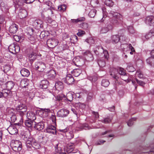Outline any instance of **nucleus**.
<instances>
[{
	"instance_id": "nucleus-11",
	"label": "nucleus",
	"mask_w": 154,
	"mask_h": 154,
	"mask_svg": "<svg viewBox=\"0 0 154 154\" xmlns=\"http://www.w3.org/2000/svg\"><path fill=\"white\" fill-rule=\"evenodd\" d=\"M8 131L11 134H17L18 131L16 127L14 125H11L8 128Z\"/></svg>"
},
{
	"instance_id": "nucleus-47",
	"label": "nucleus",
	"mask_w": 154,
	"mask_h": 154,
	"mask_svg": "<svg viewBox=\"0 0 154 154\" xmlns=\"http://www.w3.org/2000/svg\"><path fill=\"white\" fill-rule=\"evenodd\" d=\"M96 12V11L94 9H92L90 11L88 15L91 17H94L95 15Z\"/></svg>"
},
{
	"instance_id": "nucleus-24",
	"label": "nucleus",
	"mask_w": 154,
	"mask_h": 154,
	"mask_svg": "<svg viewBox=\"0 0 154 154\" xmlns=\"http://www.w3.org/2000/svg\"><path fill=\"white\" fill-rule=\"evenodd\" d=\"M122 79L125 82H130L131 80V77L128 74L126 73L125 75H123L121 77Z\"/></svg>"
},
{
	"instance_id": "nucleus-6",
	"label": "nucleus",
	"mask_w": 154,
	"mask_h": 154,
	"mask_svg": "<svg viewBox=\"0 0 154 154\" xmlns=\"http://www.w3.org/2000/svg\"><path fill=\"white\" fill-rule=\"evenodd\" d=\"M69 113L68 110L66 109H63L59 110L57 112V116L60 117H64L67 116Z\"/></svg>"
},
{
	"instance_id": "nucleus-52",
	"label": "nucleus",
	"mask_w": 154,
	"mask_h": 154,
	"mask_svg": "<svg viewBox=\"0 0 154 154\" xmlns=\"http://www.w3.org/2000/svg\"><path fill=\"white\" fill-rule=\"evenodd\" d=\"M80 27L86 30L88 27V25L87 23H83L80 24Z\"/></svg>"
},
{
	"instance_id": "nucleus-28",
	"label": "nucleus",
	"mask_w": 154,
	"mask_h": 154,
	"mask_svg": "<svg viewBox=\"0 0 154 154\" xmlns=\"http://www.w3.org/2000/svg\"><path fill=\"white\" fill-rule=\"evenodd\" d=\"M26 107L27 106L25 104L20 103V104H18V106L16 107V110L18 113L20 112V111Z\"/></svg>"
},
{
	"instance_id": "nucleus-53",
	"label": "nucleus",
	"mask_w": 154,
	"mask_h": 154,
	"mask_svg": "<svg viewBox=\"0 0 154 154\" xmlns=\"http://www.w3.org/2000/svg\"><path fill=\"white\" fill-rule=\"evenodd\" d=\"M136 118H133L129 120L127 124L129 126H131L134 123V121H135L136 120Z\"/></svg>"
},
{
	"instance_id": "nucleus-5",
	"label": "nucleus",
	"mask_w": 154,
	"mask_h": 154,
	"mask_svg": "<svg viewBox=\"0 0 154 154\" xmlns=\"http://www.w3.org/2000/svg\"><path fill=\"white\" fill-rule=\"evenodd\" d=\"M38 144L35 139L29 138L26 142V146L28 148L30 149L32 146L35 147Z\"/></svg>"
},
{
	"instance_id": "nucleus-17",
	"label": "nucleus",
	"mask_w": 154,
	"mask_h": 154,
	"mask_svg": "<svg viewBox=\"0 0 154 154\" xmlns=\"http://www.w3.org/2000/svg\"><path fill=\"white\" fill-rule=\"evenodd\" d=\"M0 8L1 10L4 12H7L8 10V8L6 5L2 0H0Z\"/></svg>"
},
{
	"instance_id": "nucleus-3",
	"label": "nucleus",
	"mask_w": 154,
	"mask_h": 154,
	"mask_svg": "<svg viewBox=\"0 0 154 154\" xmlns=\"http://www.w3.org/2000/svg\"><path fill=\"white\" fill-rule=\"evenodd\" d=\"M46 64L42 61H37L35 64V69L40 72H43L46 68Z\"/></svg>"
},
{
	"instance_id": "nucleus-44",
	"label": "nucleus",
	"mask_w": 154,
	"mask_h": 154,
	"mask_svg": "<svg viewBox=\"0 0 154 154\" xmlns=\"http://www.w3.org/2000/svg\"><path fill=\"white\" fill-rule=\"evenodd\" d=\"M34 23L37 27H41L42 26L43 22L40 20H36L35 21Z\"/></svg>"
},
{
	"instance_id": "nucleus-16",
	"label": "nucleus",
	"mask_w": 154,
	"mask_h": 154,
	"mask_svg": "<svg viewBox=\"0 0 154 154\" xmlns=\"http://www.w3.org/2000/svg\"><path fill=\"white\" fill-rule=\"evenodd\" d=\"M26 116L28 119L33 121H34L36 119V114L32 112H28Z\"/></svg>"
},
{
	"instance_id": "nucleus-35",
	"label": "nucleus",
	"mask_w": 154,
	"mask_h": 154,
	"mask_svg": "<svg viewBox=\"0 0 154 154\" xmlns=\"http://www.w3.org/2000/svg\"><path fill=\"white\" fill-rule=\"evenodd\" d=\"M55 87L57 88L60 89H62L63 88V83L60 81L56 82L55 84Z\"/></svg>"
},
{
	"instance_id": "nucleus-38",
	"label": "nucleus",
	"mask_w": 154,
	"mask_h": 154,
	"mask_svg": "<svg viewBox=\"0 0 154 154\" xmlns=\"http://www.w3.org/2000/svg\"><path fill=\"white\" fill-rule=\"evenodd\" d=\"M64 98H65V95L62 94H59L55 97L56 100L59 101L62 100Z\"/></svg>"
},
{
	"instance_id": "nucleus-27",
	"label": "nucleus",
	"mask_w": 154,
	"mask_h": 154,
	"mask_svg": "<svg viewBox=\"0 0 154 154\" xmlns=\"http://www.w3.org/2000/svg\"><path fill=\"white\" fill-rule=\"evenodd\" d=\"M82 72V70L79 69H74L72 72V74L75 77H78Z\"/></svg>"
},
{
	"instance_id": "nucleus-30",
	"label": "nucleus",
	"mask_w": 154,
	"mask_h": 154,
	"mask_svg": "<svg viewBox=\"0 0 154 154\" xmlns=\"http://www.w3.org/2000/svg\"><path fill=\"white\" fill-rule=\"evenodd\" d=\"M154 35V29H152L146 35L145 37L146 39H148Z\"/></svg>"
},
{
	"instance_id": "nucleus-18",
	"label": "nucleus",
	"mask_w": 154,
	"mask_h": 154,
	"mask_svg": "<svg viewBox=\"0 0 154 154\" xmlns=\"http://www.w3.org/2000/svg\"><path fill=\"white\" fill-rule=\"evenodd\" d=\"M18 26L15 23L13 24L9 27V31L12 33H15L17 30Z\"/></svg>"
},
{
	"instance_id": "nucleus-45",
	"label": "nucleus",
	"mask_w": 154,
	"mask_h": 154,
	"mask_svg": "<svg viewBox=\"0 0 154 154\" xmlns=\"http://www.w3.org/2000/svg\"><path fill=\"white\" fill-rule=\"evenodd\" d=\"M112 28V27L111 26V28L110 29H109L107 27H103L100 30V32L101 33H105L107 32L109 29H111Z\"/></svg>"
},
{
	"instance_id": "nucleus-22",
	"label": "nucleus",
	"mask_w": 154,
	"mask_h": 154,
	"mask_svg": "<svg viewBox=\"0 0 154 154\" xmlns=\"http://www.w3.org/2000/svg\"><path fill=\"white\" fill-rule=\"evenodd\" d=\"M110 13L114 19L115 18L119 20H121L122 19V15L118 13L115 12L113 11H111Z\"/></svg>"
},
{
	"instance_id": "nucleus-50",
	"label": "nucleus",
	"mask_w": 154,
	"mask_h": 154,
	"mask_svg": "<svg viewBox=\"0 0 154 154\" xmlns=\"http://www.w3.org/2000/svg\"><path fill=\"white\" fill-rule=\"evenodd\" d=\"M66 6L65 5H61L58 6V9L59 11H64L66 9Z\"/></svg>"
},
{
	"instance_id": "nucleus-63",
	"label": "nucleus",
	"mask_w": 154,
	"mask_h": 154,
	"mask_svg": "<svg viewBox=\"0 0 154 154\" xmlns=\"http://www.w3.org/2000/svg\"><path fill=\"white\" fill-rule=\"evenodd\" d=\"M46 4L49 7H50V8L52 9L53 10H54V8L52 6V4L51 2L48 1L46 2Z\"/></svg>"
},
{
	"instance_id": "nucleus-55",
	"label": "nucleus",
	"mask_w": 154,
	"mask_h": 154,
	"mask_svg": "<svg viewBox=\"0 0 154 154\" xmlns=\"http://www.w3.org/2000/svg\"><path fill=\"white\" fill-rule=\"evenodd\" d=\"M76 106L79 107L80 108L83 109L85 107V105L83 103H75Z\"/></svg>"
},
{
	"instance_id": "nucleus-15",
	"label": "nucleus",
	"mask_w": 154,
	"mask_h": 154,
	"mask_svg": "<svg viewBox=\"0 0 154 154\" xmlns=\"http://www.w3.org/2000/svg\"><path fill=\"white\" fill-rule=\"evenodd\" d=\"M145 22L147 24L152 26L154 24V17L152 16H149L146 17Z\"/></svg>"
},
{
	"instance_id": "nucleus-59",
	"label": "nucleus",
	"mask_w": 154,
	"mask_h": 154,
	"mask_svg": "<svg viewBox=\"0 0 154 154\" xmlns=\"http://www.w3.org/2000/svg\"><path fill=\"white\" fill-rule=\"evenodd\" d=\"M136 74L138 75L140 78H142L143 77V75L140 71H137L136 72Z\"/></svg>"
},
{
	"instance_id": "nucleus-33",
	"label": "nucleus",
	"mask_w": 154,
	"mask_h": 154,
	"mask_svg": "<svg viewBox=\"0 0 154 154\" xmlns=\"http://www.w3.org/2000/svg\"><path fill=\"white\" fill-rule=\"evenodd\" d=\"M73 94L71 92L68 93L66 95V98L67 100L71 102L73 99Z\"/></svg>"
},
{
	"instance_id": "nucleus-21",
	"label": "nucleus",
	"mask_w": 154,
	"mask_h": 154,
	"mask_svg": "<svg viewBox=\"0 0 154 154\" xmlns=\"http://www.w3.org/2000/svg\"><path fill=\"white\" fill-rule=\"evenodd\" d=\"M49 85V82L46 80H42L40 84V87L42 89H46Z\"/></svg>"
},
{
	"instance_id": "nucleus-56",
	"label": "nucleus",
	"mask_w": 154,
	"mask_h": 154,
	"mask_svg": "<svg viewBox=\"0 0 154 154\" xmlns=\"http://www.w3.org/2000/svg\"><path fill=\"white\" fill-rule=\"evenodd\" d=\"M126 69L129 72H133L135 70V68L132 66L128 65L127 66Z\"/></svg>"
},
{
	"instance_id": "nucleus-60",
	"label": "nucleus",
	"mask_w": 154,
	"mask_h": 154,
	"mask_svg": "<svg viewBox=\"0 0 154 154\" xmlns=\"http://www.w3.org/2000/svg\"><path fill=\"white\" fill-rule=\"evenodd\" d=\"M11 120L12 122H14L17 120V117L16 115L13 114L11 117Z\"/></svg>"
},
{
	"instance_id": "nucleus-4",
	"label": "nucleus",
	"mask_w": 154,
	"mask_h": 154,
	"mask_svg": "<svg viewBox=\"0 0 154 154\" xmlns=\"http://www.w3.org/2000/svg\"><path fill=\"white\" fill-rule=\"evenodd\" d=\"M58 41L57 39L54 38H51L48 39L47 42L48 47L51 48H53L58 44Z\"/></svg>"
},
{
	"instance_id": "nucleus-13",
	"label": "nucleus",
	"mask_w": 154,
	"mask_h": 154,
	"mask_svg": "<svg viewBox=\"0 0 154 154\" xmlns=\"http://www.w3.org/2000/svg\"><path fill=\"white\" fill-rule=\"evenodd\" d=\"M18 16L20 19L25 18L27 15L26 11L24 9H20L18 14Z\"/></svg>"
},
{
	"instance_id": "nucleus-57",
	"label": "nucleus",
	"mask_w": 154,
	"mask_h": 154,
	"mask_svg": "<svg viewBox=\"0 0 154 154\" xmlns=\"http://www.w3.org/2000/svg\"><path fill=\"white\" fill-rule=\"evenodd\" d=\"M15 49L14 50V54L18 53L20 51V47L17 44H15Z\"/></svg>"
},
{
	"instance_id": "nucleus-49",
	"label": "nucleus",
	"mask_w": 154,
	"mask_h": 154,
	"mask_svg": "<svg viewBox=\"0 0 154 154\" xmlns=\"http://www.w3.org/2000/svg\"><path fill=\"white\" fill-rule=\"evenodd\" d=\"M99 66L101 67H103L105 66V62L104 60H100L98 61Z\"/></svg>"
},
{
	"instance_id": "nucleus-23",
	"label": "nucleus",
	"mask_w": 154,
	"mask_h": 154,
	"mask_svg": "<svg viewBox=\"0 0 154 154\" xmlns=\"http://www.w3.org/2000/svg\"><path fill=\"white\" fill-rule=\"evenodd\" d=\"M20 72L23 76L28 77L30 74L29 71L27 69L25 68L22 69Z\"/></svg>"
},
{
	"instance_id": "nucleus-51",
	"label": "nucleus",
	"mask_w": 154,
	"mask_h": 154,
	"mask_svg": "<svg viewBox=\"0 0 154 154\" xmlns=\"http://www.w3.org/2000/svg\"><path fill=\"white\" fill-rule=\"evenodd\" d=\"M9 114H15V111L14 109L12 108H8L7 109Z\"/></svg>"
},
{
	"instance_id": "nucleus-40",
	"label": "nucleus",
	"mask_w": 154,
	"mask_h": 154,
	"mask_svg": "<svg viewBox=\"0 0 154 154\" xmlns=\"http://www.w3.org/2000/svg\"><path fill=\"white\" fill-rule=\"evenodd\" d=\"M27 110V107L24 108L22 110L20 111V112L18 113L21 117H22L26 114V112Z\"/></svg>"
},
{
	"instance_id": "nucleus-31",
	"label": "nucleus",
	"mask_w": 154,
	"mask_h": 154,
	"mask_svg": "<svg viewBox=\"0 0 154 154\" xmlns=\"http://www.w3.org/2000/svg\"><path fill=\"white\" fill-rule=\"evenodd\" d=\"M109 82L108 79H103L101 81V84L102 86L105 87H108L109 85Z\"/></svg>"
},
{
	"instance_id": "nucleus-12",
	"label": "nucleus",
	"mask_w": 154,
	"mask_h": 154,
	"mask_svg": "<svg viewBox=\"0 0 154 154\" xmlns=\"http://www.w3.org/2000/svg\"><path fill=\"white\" fill-rule=\"evenodd\" d=\"M2 89V91H0V98L4 97L5 98L8 97V96H9L10 93V91L8 90L3 89L2 88H1Z\"/></svg>"
},
{
	"instance_id": "nucleus-25",
	"label": "nucleus",
	"mask_w": 154,
	"mask_h": 154,
	"mask_svg": "<svg viewBox=\"0 0 154 154\" xmlns=\"http://www.w3.org/2000/svg\"><path fill=\"white\" fill-rule=\"evenodd\" d=\"M34 123H36L34 121L28 119L27 120H25L24 122L25 125L29 128H32Z\"/></svg>"
},
{
	"instance_id": "nucleus-61",
	"label": "nucleus",
	"mask_w": 154,
	"mask_h": 154,
	"mask_svg": "<svg viewBox=\"0 0 154 154\" xmlns=\"http://www.w3.org/2000/svg\"><path fill=\"white\" fill-rule=\"evenodd\" d=\"M85 34L84 31L80 30H79L78 32L77 33V35L79 36H82Z\"/></svg>"
},
{
	"instance_id": "nucleus-62",
	"label": "nucleus",
	"mask_w": 154,
	"mask_h": 154,
	"mask_svg": "<svg viewBox=\"0 0 154 154\" xmlns=\"http://www.w3.org/2000/svg\"><path fill=\"white\" fill-rule=\"evenodd\" d=\"M14 38L16 42H19L21 40L22 38L21 36L15 35L14 36Z\"/></svg>"
},
{
	"instance_id": "nucleus-46",
	"label": "nucleus",
	"mask_w": 154,
	"mask_h": 154,
	"mask_svg": "<svg viewBox=\"0 0 154 154\" xmlns=\"http://www.w3.org/2000/svg\"><path fill=\"white\" fill-rule=\"evenodd\" d=\"M55 151L56 154H60L62 152L61 148L60 147H58V144L56 145L55 146Z\"/></svg>"
},
{
	"instance_id": "nucleus-8",
	"label": "nucleus",
	"mask_w": 154,
	"mask_h": 154,
	"mask_svg": "<svg viewBox=\"0 0 154 154\" xmlns=\"http://www.w3.org/2000/svg\"><path fill=\"white\" fill-rule=\"evenodd\" d=\"M52 110L49 109H43L41 108L40 109V112L43 117L46 118L52 112Z\"/></svg>"
},
{
	"instance_id": "nucleus-64",
	"label": "nucleus",
	"mask_w": 154,
	"mask_h": 154,
	"mask_svg": "<svg viewBox=\"0 0 154 154\" xmlns=\"http://www.w3.org/2000/svg\"><path fill=\"white\" fill-rule=\"evenodd\" d=\"M136 81L137 83L141 86H143L145 84V83L144 82L141 81H139L137 79H136Z\"/></svg>"
},
{
	"instance_id": "nucleus-10",
	"label": "nucleus",
	"mask_w": 154,
	"mask_h": 154,
	"mask_svg": "<svg viewBox=\"0 0 154 154\" xmlns=\"http://www.w3.org/2000/svg\"><path fill=\"white\" fill-rule=\"evenodd\" d=\"M44 131L52 134L56 133L55 127L52 125L48 126L46 129L44 130Z\"/></svg>"
},
{
	"instance_id": "nucleus-29",
	"label": "nucleus",
	"mask_w": 154,
	"mask_h": 154,
	"mask_svg": "<svg viewBox=\"0 0 154 154\" xmlns=\"http://www.w3.org/2000/svg\"><path fill=\"white\" fill-rule=\"evenodd\" d=\"M147 63L151 66H154V59L152 57H149L146 60Z\"/></svg>"
},
{
	"instance_id": "nucleus-2",
	"label": "nucleus",
	"mask_w": 154,
	"mask_h": 154,
	"mask_svg": "<svg viewBox=\"0 0 154 154\" xmlns=\"http://www.w3.org/2000/svg\"><path fill=\"white\" fill-rule=\"evenodd\" d=\"M113 72H112V73H110V75L113 78L116 79H117L119 78L117 75L118 73H119V74L121 76L126 73L125 72V71L122 68H120L119 71L116 69H113Z\"/></svg>"
},
{
	"instance_id": "nucleus-37",
	"label": "nucleus",
	"mask_w": 154,
	"mask_h": 154,
	"mask_svg": "<svg viewBox=\"0 0 154 154\" xmlns=\"http://www.w3.org/2000/svg\"><path fill=\"white\" fill-rule=\"evenodd\" d=\"M73 62L75 64L78 66H82L83 65V63H81L80 61L79 58L74 59Z\"/></svg>"
},
{
	"instance_id": "nucleus-32",
	"label": "nucleus",
	"mask_w": 154,
	"mask_h": 154,
	"mask_svg": "<svg viewBox=\"0 0 154 154\" xmlns=\"http://www.w3.org/2000/svg\"><path fill=\"white\" fill-rule=\"evenodd\" d=\"M56 76L55 72L53 70H51L50 71L49 73V78L51 79H54Z\"/></svg>"
},
{
	"instance_id": "nucleus-20",
	"label": "nucleus",
	"mask_w": 154,
	"mask_h": 154,
	"mask_svg": "<svg viewBox=\"0 0 154 154\" xmlns=\"http://www.w3.org/2000/svg\"><path fill=\"white\" fill-rule=\"evenodd\" d=\"M111 41L113 44H115L118 42L120 40V37L118 35H113L111 37Z\"/></svg>"
},
{
	"instance_id": "nucleus-1",
	"label": "nucleus",
	"mask_w": 154,
	"mask_h": 154,
	"mask_svg": "<svg viewBox=\"0 0 154 154\" xmlns=\"http://www.w3.org/2000/svg\"><path fill=\"white\" fill-rule=\"evenodd\" d=\"M10 145L13 150L15 152H19L22 149V143L19 140H12L10 143Z\"/></svg>"
},
{
	"instance_id": "nucleus-7",
	"label": "nucleus",
	"mask_w": 154,
	"mask_h": 154,
	"mask_svg": "<svg viewBox=\"0 0 154 154\" xmlns=\"http://www.w3.org/2000/svg\"><path fill=\"white\" fill-rule=\"evenodd\" d=\"M62 80L65 83L68 85L72 84L74 80L73 77L70 74L67 75L66 78H63Z\"/></svg>"
},
{
	"instance_id": "nucleus-19",
	"label": "nucleus",
	"mask_w": 154,
	"mask_h": 154,
	"mask_svg": "<svg viewBox=\"0 0 154 154\" xmlns=\"http://www.w3.org/2000/svg\"><path fill=\"white\" fill-rule=\"evenodd\" d=\"M84 55L86 56V59L89 61H92L94 59L93 56L89 51H86L84 53Z\"/></svg>"
},
{
	"instance_id": "nucleus-14",
	"label": "nucleus",
	"mask_w": 154,
	"mask_h": 154,
	"mask_svg": "<svg viewBox=\"0 0 154 154\" xmlns=\"http://www.w3.org/2000/svg\"><path fill=\"white\" fill-rule=\"evenodd\" d=\"M44 123L42 122L35 124L34 128L37 130L41 131L44 128Z\"/></svg>"
},
{
	"instance_id": "nucleus-26",
	"label": "nucleus",
	"mask_w": 154,
	"mask_h": 154,
	"mask_svg": "<svg viewBox=\"0 0 154 154\" xmlns=\"http://www.w3.org/2000/svg\"><path fill=\"white\" fill-rule=\"evenodd\" d=\"M14 85V83L12 81H9L7 82L5 84L7 88L9 90H11Z\"/></svg>"
},
{
	"instance_id": "nucleus-48",
	"label": "nucleus",
	"mask_w": 154,
	"mask_h": 154,
	"mask_svg": "<svg viewBox=\"0 0 154 154\" xmlns=\"http://www.w3.org/2000/svg\"><path fill=\"white\" fill-rule=\"evenodd\" d=\"M105 3L106 5L109 7L112 6L113 5L112 0H106Z\"/></svg>"
},
{
	"instance_id": "nucleus-54",
	"label": "nucleus",
	"mask_w": 154,
	"mask_h": 154,
	"mask_svg": "<svg viewBox=\"0 0 154 154\" xmlns=\"http://www.w3.org/2000/svg\"><path fill=\"white\" fill-rule=\"evenodd\" d=\"M11 69L10 66L9 65H5L4 66L3 71L5 72L9 71Z\"/></svg>"
},
{
	"instance_id": "nucleus-58",
	"label": "nucleus",
	"mask_w": 154,
	"mask_h": 154,
	"mask_svg": "<svg viewBox=\"0 0 154 154\" xmlns=\"http://www.w3.org/2000/svg\"><path fill=\"white\" fill-rule=\"evenodd\" d=\"M112 119V118H105L101 121L105 123H108L111 122Z\"/></svg>"
},
{
	"instance_id": "nucleus-42",
	"label": "nucleus",
	"mask_w": 154,
	"mask_h": 154,
	"mask_svg": "<svg viewBox=\"0 0 154 154\" xmlns=\"http://www.w3.org/2000/svg\"><path fill=\"white\" fill-rule=\"evenodd\" d=\"M15 44H12L11 45L8 47V49L9 51L12 53L14 54Z\"/></svg>"
},
{
	"instance_id": "nucleus-34",
	"label": "nucleus",
	"mask_w": 154,
	"mask_h": 154,
	"mask_svg": "<svg viewBox=\"0 0 154 154\" xmlns=\"http://www.w3.org/2000/svg\"><path fill=\"white\" fill-rule=\"evenodd\" d=\"M85 18L84 17H82L79 18L77 19H71L72 22L73 23H77L79 22H81L85 21Z\"/></svg>"
},
{
	"instance_id": "nucleus-36",
	"label": "nucleus",
	"mask_w": 154,
	"mask_h": 154,
	"mask_svg": "<svg viewBox=\"0 0 154 154\" xmlns=\"http://www.w3.org/2000/svg\"><path fill=\"white\" fill-rule=\"evenodd\" d=\"M28 84V81L27 79L21 80L20 82V85L22 87L26 88Z\"/></svg>"
},
{
	"instance_id": "nucleus-43",
	"label": "nucleus",
	"mask_w": 154,
	"mask_h": 154,
	"mask_svg": "<svg viewBox=\"0 0 154 154\" xmlns=\"http://www.w3.org/2000/svg\"><path fill=\"white\" fill-rule=\"evenodd\" d=\"M66 135L67 138L69 139H72L74 137L73 132L72 131H70L68 132L67 131Z\"/></svg>"
},
{
	"instance_id": "nucleus-9",
	"label": "nucleus",
	"mask_w": 154,
	"mask_h": 154,
	"mask_svg": "<svg viewBox=\"0 0 154 154\" xmlns=\"http://www.w3.org/2000/svg\"><path fill=\"white\" fill-rule=\"evenodd\" d=\"M37 55L36 51H33L28 54V58L30 62L32 63L36 59Z\"/></svg>"
},
{
	"instance_id": "nucleus-39",
	"label": "nucleus",
	"mask_w": 154,
	"mask_h": 154,
	"mask_svg": "<svg viewBox=\"0 0 154 154\" xmlns=\"http://www.w3.org/2000/svg\"><path fill=\"white\" fill-rule=\"evenodd\" d=\"M74 147L73 144L71 145H68L66 148V151L67 152L69 153L73 151Z\"/></svg>"
},
{
	"instance_id": "nucleus-41",
	"label": "nucleus",
	"mask_w": 154,
	"mask_h": 154,
	"mask_svg": "<svg viewBox=\"0 0 154 154\" xmlns=\"http://www.w3.org/2000/svg\"><path fill=\"white\" fill-rule=\"evenodd\" d=\"M13 2L15 5L19 6H23L24 3L23 0H14V2Z\"/></svg>"
}]
</instances>
